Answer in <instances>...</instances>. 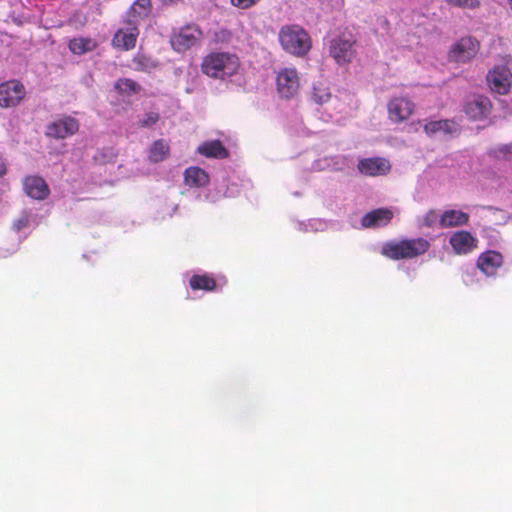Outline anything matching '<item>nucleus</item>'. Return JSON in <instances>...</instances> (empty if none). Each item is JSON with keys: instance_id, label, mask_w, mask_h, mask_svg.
Segmentation results:
<instances>
[{"instance_id": "31", "label": "nucleus", "mask_w": 512, "mask_h": 512, "mask_svg": "<svg viewBox=\"0 0 512 512\" xmlns=\"http://www.w3.org/2000/svg\"><path fill=\"white\" fill-rule=\"evenodd\" d=\"M260 0H230L232 6L239 9H249L255 6Z\"/></svg>"}, {"instance_id": "2", "label": "nucleus", "mask_w": 512, "mask_h": 512, "mask_svg": "<svg viewBox=\"0 0 512 512\" xmlns=\"http://www.w3.org/2000/svg\"><path fill=\"white\" fill-rule=\"evenodd\" d=\"M430 247L426 238H405L384 243L381 253L392 260L414 259L427 253Z\"/></svg>"}, {"instance_id": "28", "label": "nucleus", "mask_w": 512, "mask_h": 512, "mask_svg": "<svg viewBox=\"0 0 512 512\" xmlns=\"http://www.w3.org/2000/svg\"><path fill=\"white\" fill-rule=\"evenodd\" d=\"M447 4L459 7V8H469V9H476L480 7V1L479 0H445Z\"/></svg>"}, {"instance_id": "4", "label": "nucleus", "mask_w": 512, "mask_h": 512, "mask_svg": "<svg viewBox=\"0 0 512 512\" xmlns=\"http://www.w3.org/2000/svg\"><path fill=\"white\" fill-rule=\"evenodd\" d=\"M203 37V32L196 24H188L175 31L170 39L174 51L183 53L196 46Z\"/></svg>"}, {"instance_id": "6", "label": "nucleus", "mask_w": 512, "mask_h": 512, "mask_svg": "<svg viewBox=\"0 0 512 512\" xmlns=\"http://www.w3.org/2000/svg\"><path fill=\"white\" fill-rule=\"evenodd\" d=\"M486 79L491 91L499 95L508 94L512 88V72L505 65L494 66Z\"/></svg>"}, {"instance_id": "34", "label": "nucleus", "mask_w": 512, "mask_h": 512, "mask_svg": "<svg viewBox=\"0 0 512 512\" xmlns=\"http://www.w3.org/2000/svg\"><path fill=\"white\" fill-rule=\"evenodd\" d=\"M143 60H144V58H143V57H135V58L133 59V62H134L135 64H137L138 66H142V65H143Z\"/></svg>"}, {"instance_id": "36", "label": "nucleus", "mask_w": 512, "mask_h": 512, "mask_svg": "<svg viewBox=\"0 0 512 512\" xmlns=\"http://www.w3.org/2000/svg\"><path fill=\"white\" fill-rule=\"evenodd\" d=\"M26 224V222H21L19 221V223L17 224V229L19 230L22 226H24Z\"/></svg>"}, {"instance_id": "26", "label": "nucleus", "mask_w": 512, "mask_h": 512, "mask_svg": "<svg viewBox=\"0 0 512 512\" xmlns=\"http://www.w3.org/2000/svg\"><path fill=\"white\" fill-rule=\"evenodd\" d=\"M115 90L120 94L130 96L138 94L141 91V86L130 78H119L114 84Z\"/></svg>"}, {"instance_id": "17", "label": "nucleus", "mask_w": 512, "mask_h": 512, "mask_svg": "<svg viewBox=\"0 0 512 512\" xmlns=\"http://www.w3.org/2000/svg\"><path fill=\"white\" fill-rule=\"evenodd\" d=\"M503 257L499 252L486 251L477 260V267L486 275H494L502 265Z\"/></svg>"}, {"instance_id": "22", "label": "nucleus", "mask_w": 512, "mask_h": 512, "mask_svg": "<svg viewBox=\"0 0 512 512\" xmlns=\"http://www.w3.org/2000/svg\"><path fill=\"white\" fill-rule=\"evenodd\" d=\"M97 42L89 37L73 38L68 43L69 50L75 55H83L97 48Z\"/></svg>"}, {"instance_id": "24", "label": "nucleus", "mask_w": 512, "mask_h": 512, "mask_svg": "<svg viewBox=\"0 0 512 512\" xmlns=\"http://www.w3.org/2000/svg\"><path fill=\"white\" fill-rule=\"evenodd\" d=\"M192 290L214 291L217 288L216 280L208 274H195L189 280Z\"/></svg>"}, {"instance_id": "25", "label": "nucleus", "mask_w": 512, "mask_h": 512, "mask_svg": "<svg viewBox=\"0 0 512 512\" xmlns=\"http://www.w3.org/2000/svg\"><path fill=\"white\" fill-rule=\"evenodd\" d=\"M455 130V123L452 120L430 121L424 125V131L428 136H433L439 132L451 134Z\"/></svg>"}, {"instance_id": "13", "label": "nucleus", "mask_w": 512, "mask_h": 512, "mask_svg": "<svg viewBox=\"0 0 512 512\" xmlns=\"http://www.w3.org/2000/svg\"><path fill=\"white\" fill-rule=\"evenodd\" d=\"M414 103L406 97H395L388 103L389 119L394 123L407 120L414 112Z\"/></svg>"}, {"instance_id": "10", "label": "nucleus", "mask_w": 512, "mask_h": 512, "mask_svg": "<svg viewBox=\"0 0 512 512\" xmlns=\"http://www.w3.org/2000/svg\"><path fill=\"white\" fill-rule=\"evenodd\" d=\"M479 50V42L472 37L461 38L455 43L450 52L449 58L455 62H467L476 56Z\"/></svg>"}, {"instance_id": "21", "label": "nucleus", "mask_w": 512, "mask_h": 512, "mask_svg": "<svg viewBox=\"0 0 512 512\" xmlns=\"http://www.w3.org/2000/svg\"><path fill=\"white\" fill-rule=\"evenodd\" d=\"M197 151L201 155L209 158L222 159L228 156L226 148L222 145V143L219 140L204 142L198 147Z\"/></svg>"}, {"instance_id": "30", "label": "nucleus", "mask_w": 512, "mask_h": 512, "mask_svg": "<svg viewBox=\"0 0 512 512\" xmlns=\"http://www.w3.org/2000/svg\"><path fill=\"white\" fill-rule=\"evenodd\" d=\"M438 221V214L435 210L428 211L422 220V225L428 228L433 227Z\"/></svg>"}, {"instance_id": "5", "label": "nucleus", "mask_w": 512, "mask_h": 512, "mask_svg": "<svg viewBox=\"0 0 512 512\" xmlns=\"http://www.w3.org/2000/svg\"><path fill=\"white\" fill-rule=\"evenodd\" d=\"M356 40L350 33H343L330 42V55L338 64H345L352 61L355 50Z\"/></svg>"}, {"instance_id": "27", "label": "nucleus", "mask_w": 512, "mask_h": 512, "mask_svg": "<svg viewBox=\"0 0 512 512\" xmlns=\"http://www.w3.org/2000/svg\"><path fill=\"white\" fill-rule=\"evenodd\" d=\"M331 94L326 87L314 86L312 92V99L317 104H324L329 101Z\"/></svg>"}, {"instance_id": "18", "label": "nucleus", "mask_w": 512, "mask_h": 512, "mask_svg": "<svg viewBox=\"0 0 512 512\" xmlns=\"http://www.w3.org/2000/svg\"><path fill=\"white\" fill-rule=\"evenodd\" d=\"M393 218V213L387 208L375 209L365 214L361 220L363 227H379L388 224Z\"/></svg>"}, {"instance_id": "12", "label": "nucleus", "mask_w": 512, "mask_h": 512, "mask_svg": "<svg viewBox=\"0 0 512 512\" xmlns=\"http://www.w3.org/2000/svg\"><path fill=\"white\" fill-rule=\"evenodd\" d=\"M357 168L365 176L376 177L387 175L391 171V164L386 158L370 157L360 159Z\"/></svg>"}, {"instance_id": "11", "label": "nucleus", "mask_w": 512, "mask_h": 512, "mask_svg": "<svg viewBox=\"0 0 512 512\" xmlns=\"http://www.w3.org/2000/svg\"><path fill=\"white\" fill-rule=\"evenodd\" d=\"M138 36V27L129 21L125 27L119 28L115 32L112 38V46L123 51L132 50L136 46Z\"/></svg>"}, {"instance_id": "29", "label": "nucleus", "mask_w": 512, "mask_h": 512, "mask_svg": "<svg viewBox=\"0 0 512 512\" xmlns=\"http://www.w3.org/2000/svg\"><path fill=\"white\" fill-rule=\"evenodd\" d=\"M160 119V115L157 112H148L144 118L139 121V126L142 128L151 127L156 124Z\"/></svg>"}, {"instance_id": "1", "label": "nucleus", "mask_w": 512, "mask_h": 512, "mask_svg": "<svg viewBox=\"0 0 512 512\" xmlns=\"http://www.w3.org/2000/svg\"><path fill=\"white\" fill-rule=\"evenodd\" d=\"M240 67L237 55L229 52H211L201 62V71L213 79L224 80L235 75Z\"/></svg>"}, {"instance_id": "20", "label": "nucleus", "mask_w": 512, "mask_h": 512, "mask_svg": "<svg viewBox=\"0 0 512 512\" xmlns=\"http://www.w3.org/2000/svg\"><path fill=\"white\" fill-rule=\"evenodd\" d=\"M469 215L458 210H447L439 218V224L443 228L456 227L467 224Z\"/></svg>"}, {"instance_id": "15", "label": "nucleus", "mask_w": 512, "mask_h": 512, "mask_svg": "<svg viewBox=\"0 0 512 512\" xmlns=\"http://www.w3.org/2000/svg\"><path fill=\"white\" fill-rule=\"evenodd\" d=\"M449 243L457 255H466L477 248L478 240L470 232L460 230L450 236Z\"/></svg>"}, {"instance_id": "23", "label": "nucleus", "mask_w": 512, "mask_h": 512, "mask_svg": "<svg viewBox=\"0 0 512 512\" xmlns=\"http://www.w3.org/2000/svg\"><path fill=\"white\" fill-rule=\"evenodd\" d=\"M170 152L169 144L164 139L152 143L148 152V159L152 163H159L167 158Z\"/></svg>"}, {"instance_id": "32", "label": "nucleus", "mask_w": 512, "mask_h": 512, "mask_svg": "<svg viewBox=\"0 0 512 512\" xmlns=\"http://www.w3.org/2000/svg\"><path fill=\"white\" fill-rule=\"evenodd\" d=\"M134 5L143 9L145 12H149L152 7L151 0H136Z\"/></svg>"}, {"instance_id": "19", "label": "nucleus", "mask_w": 512, "mask_h": 512, "mask_svg": "<svg viewBox=\"0 0 512 512\" xmlns=\"http://www.w3.org/2000/svg\"><path fill=\"white\" fill-rule=\"evenodd\" d=\"M184 180L190 187H204L209 183V175L204 169L192 166L185 170Z\"/></svg>"}, {"instance_id": "7", "label": "nucleus", "mask_w": 512, "mask_h": 512, "mask_svg": "<svg viewBox=\"0 0 512 512\" xmlns=\"http://www.w3.org/2000/svg\"><path fill=\"white\" fill-rule=\"evenodd\" d=\"M277 91L280 97L291 99L297 95L300 88L298 72L295 68H283L276 77Z\"/></svg>"}, {"instance_id": "14", "label": "nucleus", "mask_w": 512, "mask_h": 512, "mask_svg": "<svg viewBox=\"0 0 512 512\" xmlns=\"http://www.w3.org/2000/svg\"><path fill=\"white\" fill-rule=\"evenodd\" d=\"M492 109V103L486 96L478 95L467 101L464 105V112L471 120H482L486 118Z\"/></svg>"}, {"instance_id": "16", "label": "nucleus", "mask_w": 512, "mask_h": 512, "mask_svg": "<svg viewBox=\"0 0 512 512\" xmlns=\"http://www.w3.org/2000/svg\"><path fill=\"white\" fill-rule=\"evenodd\" d=\"M23 188L25 193L35 200H44L50 194V189L46 181L36 175L25 177L23 180Z\"/></svg>"}, {"instance_id": "3", "label": "nucleus", "mask_w": 512, "mask_h": 512, "mask_svg": "<svg viewBox=\"0 0 512 512\" xmlns=\"http://www.w3.org/2000/svg\"><path fill=\"white\" fill-rule=\"evenodd\" d=\"M279 41L282 48L293 55L304 56L311 47L309 34L299 25H286L279 31Z\"/></svg>"}, {"instance_id": "33", "label": "nucleus", "mask_w": 512, "mask_h": 512, "mask_svg": "<svg viewBox=\"0 0 512 512\" xmlns=\"http://www.w3.org/2000/svg\"><path fill=\"white\" fill-rule=\"evenodd\" d=\"M7 173V164L5 159L0 155V178L6 175Z\"/></svg>"}, {"instance_id": "8", "label": "nucleus", "mask_w": 512, "mask_h": 512, "mask_svg": "<svg viewBox=\"0 0 512 512\" xmlns=\"http://www.w3.org/2000/svg\"><path fill=\"white\" fill-rule=\"evenodd\" d=\"M25 95V86L20 81H5L0 84V107H15L24 99Z\"/></svg>"}, {"instance_id": "35", "label": "nucleus", "mask_w": 512, "mask_h": 512, "mask_svg": "<svg viewBox=\"0 0 512 512\" xmlns=\"http://www.w3.org/2000/svg\"><path fill=\"white\" fill-rule=\"evenodd\" d=\"M502 151H503L505 154H507V153L512 154V145H511V146H507V147H505Z\"/></svg>"}, {"instance_id": "9", "label": "nucleus", "mask_w": 512, "mask_h": 512, "mask_svg": "<svg viewBox=\"0 0 512 512\" xmlns=\"http://www.w3.org/2000/svg\"><path fill=\"white\" fill-rule=\"evenodd\" d=\"M79 121L71 116H63L46 126V136L54 139H65L76 134L79 130Z\"/></svg>"}]
</instances>
